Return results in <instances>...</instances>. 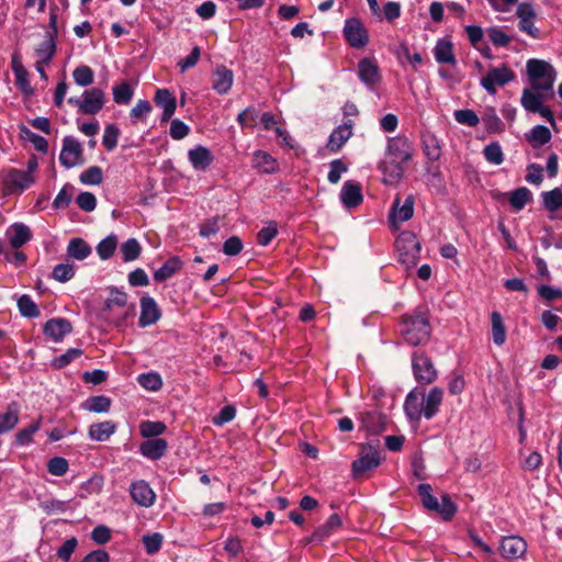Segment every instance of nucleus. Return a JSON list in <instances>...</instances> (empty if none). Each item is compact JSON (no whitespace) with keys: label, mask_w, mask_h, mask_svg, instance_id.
Listing matches in <instances>:
<instances>
[{"label":"nucleus","mask_w":562,"mask_h":562,"mask_svg":"<svg viewBox=\"0 0 562 562\" xmlns=\"http://www.w3.org/2000/svg\"><path fill=\"white\" fill-rule=\"evenodd\" d=\"M71 330V323L66 318H52L44 326V333L54 341H60Z\"/></svg>","instance_id":"23"},{"label":"nucleus","mask_w":562,"mask_h":562,"mask_svg":"<svg viewBox=\"0 0 562 562\" xmlns=\"http://www.w3.org/2000/svg\"><path fill=\"white\" fill-rule=\"evenodd\" d=\"M68 102L77 105L83 114H97L103 108L104 92L99 88H92L83 92L81 100L70 98Z\"/></svg>","instance_id":"7"},{"label":"nucleus","mask_w":562,"mask_h":562,"mask_svg":"<svg viewBox=\"0 0 562 562\" xmlns=\"http://www.w3.org/2000/svg\"><path fill=\"white\" fill-rule=\"evenodd\" d=\"M135 306H127V294L116 288L109 289V296L104 303L102 314L112 323L120 325L134 314Z\"/></svg>","instance_id":"3"},{"label":"nucleus","mask_w":562,"mask_h":562,"mask_svg":"<svg viewBox=\"0 0 562 562\" xmlns=\"http://www.w3.org/2000/svg\"><path fill=\"white\" fill-rule=\"evenodd\" d=\"M362 423L370 432L379 434L385 429L386 417L379 412H370L363 415Z\"/></svg>","instance_id":"35"},{"label":"nucleus","mask_w":562,"mask_h":562,"mask_svg":"<svg viewBox=\"0 0 562 562\" xmlns=\"http://www.w3.org/2000/svg\"><path fill=\"white\" fill-rule=\"evenodd\" d=\"M530 196L531 193L527 188H518L510 193L509 203L515 210L519 211L524 209Z\"/></svg>","instance_id":"52"},{"label":"nucleus","mask_w":562,"mask_h":562,"mask_svg":"<svg viewBox=\"0 0 562 562\" xmlns=\"http://www.w3.org/2000/svg\"><path fill=\"white\" fill-rule=\"evenodd\" d=\"M11 229H12V233H11L9 239H10L11 246L14 249L20 248L21 246H23L25 243H27L30 240L31 231L26 225H24L22 223H16V224L12 225Z\"/></svg>","instance_id":"36"},{"label":"nucleus","mask_w":562,"mask_h":562,"mask_svg":"<svg viewBox=\"0 0 562 562\" xmlns=\"http://www.w3.org/2000/svg\"><path fill=\"white\" fill-rule=\"evenodd\" d=\"M425 394L422 391L414 390L406 396L404 411L411 420L418 422L424 415Z\"/></svg>","instance_id":"18"},{"label":"nucleus","mask_w":562,"mask_h":562,"mask_svg":"<svg viewBox=\"0 0 562 562\" xmlns=\"http://www.w3.org/2000/svg\"><path fill=\"white\" fill-rule=\"evenodd\" d=\"M483 154L485 159L493 165H501L504 161V154L498 143L485 146Z\"/></svg>","instance_id":"53"},{"label":"nucleus","mask_w":562,"mask_h":562,"mask_svg":"<svg viewBox=\"0 0 562 562\" xmlns=\"http://www.w3.org/2000/svg\"><path fill=\"white\" fill-rule=\"evenodd\" d=\"M115 430L116 425L111 420L97 423L90 426L89 437L95 441H105L115 432Z\"/></svg>","instance_id":"29"},{"label":"nucleus","mask_w":562,"mask_h":562,"mask_svg":"<svg viewBox=\"0 0 562 562\" xmlns=\"http://www.w3.org/2000/svg\"><path fill=\"white\" fill-rule=\"evenodd\" d=\"M143 543L148 554H155L160 550L162 536L158 532L143 536Z\"/></svg>","instance_id":"61"},{"label":"nucleus","mask_w":562,"mask_h":562,"mask_svg":"<svg viewBox=\"0 0 562 562\" xmlns=\"http://www.w3.org/2000/svg\"><path fill=\"white\" fill-rule=\"evenodd\" d=\"M74 80L78 86L87 87L93 82V71L89 66L82 65L77 67L74 72Z\"/></svg>","instance_id":"50"},{"label":"nucleus","mask_w":562,"mask_h":562,"mask_svg":"<svg viewBox=\"0 0 562 562\" xmlns=\"http://www.w3.org/2000/svg\"><path fill=\"white\" fill-rule=\"evenodd\" d=\"M551 139V132L544 125H536L530 134L527 135V140L531 144L532 147H540Z\"/></svg>","instance_id":"40"},{"label":"nucleus","mask_w":562,"mask_h":562,"mask_svg":"<svg viewBox=\"0 0 562 562\" xmlns=\"http://www.w3.org/2000/svg\"><path fill=\"white\" fill-rule=\"evenodd\" d=\"M341 526V518L337 514H333L328 520L321 526L312 536V541H323L329 533Z\"/></svg>","instance_id":"39"},{"label":"nucleus","mask_w":562,"mask_h":562,"mask_svg":"<svg viewBox=\"0 0 562 562\" xmlns=\"http://www.w3.org/2000/svg\"><path fill=\"white\" fill-rule=\"evenodd\" d=\"M53 278L59 282H67L75 276L74 266L70 263H59L53 270Z\"/></svg>","instance_id":"58"},{"label":"nucleus","mask_w":562,"mask_h":562,"mask_svg":"<svg viewBox=\"0 0 562 562\" xmlns=\"http://www.w3.org/2000/svg\"><path fill=\"white\" fill-rule=\"evenodd\" d=\"M344 35L347 43L355 48H362L369 42V36L363 24L356 18L346 20Z\"/></svg>","instance_id":"9"},{"label":"nucleus","mask_w":562,"mask_h":562,"mask_svg":"<svg viewBox=\"0 0 562 562\" xmlns=\"http://www.w3.org/2000/svg\"><path fill=\"white\" fill-rule=\"evenodd\" d=\"M120 135L119 128L114 124H110L105 127L102 144L108 150H113L117 145V138Z\"/></svg>","instance_id":"57"},{"label":"nucleus","mask_w":562,"mask_h":562,"mask_svg":"<svg viewBox=\"0 0 562 562\" xmlns=\"http://www.w3.org/2000/svg\"><path fill=\"white\" fill-rule=\"evenodd\" d=\"M255 167L262 170L265 173H273L278 170L277 160L266 151L258 150L254 155Z\"/></svg>","instance_id":"38"},{"label":"nucleus","mask_w":562,"mask_h":562,"mask_svg":"<svg viewBox=\"0 0 562 562\" xmlns=\"http://www.w3.org/2000/svg\"><path fill=\"white\" fill-rule=\"evenodd\" d=\"M182 267V261L179 257L175 256L168 259L161 268L155 271L154 279L157 282L166 281L178 272Z\"/></svg>","instance_id":"33"},{"label":"nucleus","mask_w":562,"mask_h":562,"mask_svg":"<svg viewBox=\"0 0 562 562\" xmlns=\"http://www.w3.org/2000/svg\"><path fill=\"white\" fill-rule=\"evenodd\" d=\"M380 441L376 440L374 445L369 443L362 446L361 456L352 462V473L355 477L361 476L364 472L372 470L380 465Z\"/></svg>","instance_id":"6"},{"label":"nucleus","mask_w":562,"mask_h":562,"mask_svg":"<svg viewBox=\"0 0 562 562\" xmlns=\"http://www.w3.org/2000/svg\"><path fill=\"white\" fill-rule=\"evenodd\" d=\"M80 181L85 184H100L102 182V170L100 167L92 166L80 175Z\"/></svg>","instance_id":"59"},{"label":"nucleus","mask_w":562,"mask_h":562,"mask_svg":"<svg viewBox=\"0 0 562 562\" xmlns=\"http://www.w3.org/2000/svg\"><path fill=\"white\" fill-rule=\"evenodd\" d=\"M379 168L383 173V182L387 184L397 183L405 172L404 162H393L387 158H384Z\"/></svg>","instance_id":"25"},{"label":"nucleus","mask_w":562,"mask_h":562,"mask_svg":"<svg viewBox=\"0 0 562 562\" xmlns=\"http://www.w3.org/2000/svg\"><path fill=\"white\" fill-rule=\"evenodd\" d=\"M385 158L393 162H406L412 158L411 144L405 138L396 137L389 142Z\"/></svg>","instance_id":"14"},{"label":"nucleus","mask_w":562,"mask_h":562,"mask_svg":"<svg viewBox=\"0 0 562 562\" xmlns=\"http://www.w3.org/2000/svg\"><path fill=\"white\" fill-rule=\"evenodd\" d=\"M398 260L408 269L415 267L420 254V244L411 232L402 233L395 241Z\"/></svg>","instance_id":"5"},{"label":"nucleus","mask_w":562,"mask_h":562,"mask_svg":"<svg viewBox=\"0 0 562 562\" xmlns=\"http://www.w3.org/2000/svg\"><path fill=\"white\" fill-rule=\"evenodd\" d=\"M113 99L117 104H127L133 97V89L127 82H121L113 87Z\"/></svg>","instance_id":"45"},{"label":"nucleus","mask_w":562,"mask_h":562,"mask_svg":"<svg viewBox=\"0 0 562 562\" xmlns=\"http://www.w3.org/2000/svg\"><path fill=\"white\" fill-rule=\"evenodd\" d=\"M160 318V311L156 301L150 296L140 299L139 326L146 327L155 324Z\"/></svg>","instance_id":"20"},{"label":"nucleus","mask_w":562,"mask_h":562,"mask_svg":"<svg viewBox=\"0 0 562 562\" xmlns=\"http://www.w3.org/2000/svg\"><path fill=\"white\" fill-rule=\"evenodd\" d=\"M91 247L82 238H72L67 247V255L76 260H83L91 254Z\"/></svg>","instance_id":"34"},{"label":"nucleus","mask_w":562,"mask_h":562,"mask_svg":"<svg viewBox=\"0 0 562 562\" xmlns=\"http://www.w3.org/2000/svg\"><path fill=\"white\" fill-rule=\"evenodd\" d=\"M154 100L157 106H160L164 110L161 121H169L177 108L176 98L168 89H158Z\"/></svg>","instance_id":"24"},{"label":"nucleus","mask_w":562,"mask_h":562,"mask_svg":"<svg viewBox=\"0 0 562 562\" xmlns=\"http://www.w3.org/2000/svg\"><path fill=\"white\" fill-rule=\"evenodd\" d=\"M526 68L530 86L533 90H542L547 93L554 92L553 83L557 72L549 63L542 59H529Z\"/></svg>","instance_id":"2"},{"label":"nucleus","mask_w":562,"mask_h":562,"mask_svg":"<svg viewBox=\"0 0 562 562\" xmlns=\"http://www.w3.org/2000/svg\"><path fill=\"white\" fill-rule=\"evenodd\" d=\"M400 198L397 196L394 200L391 213H390V221L393 225H395V222H406L409 218H412L414 213V196L408 195L404 203L400 205Z\"/></svg>","instance_id":"22"},{"label":"nucleus","mask_w":562,"mask_h":562,"mask_svg":"<svg viewBox=\"0 0 562 562\" xmlns=\"http://www.w3.org/2000/svg\"><path fill=\"white\" fill-rule=\"evenodd\" d=\"M541 198L543 206L548 212L554 213L562 209V190L560 188L542 192Z\"/></svg>","instance_id":"37"},{"label":"nucleus","mask_w":562,"mask_h":562,"mask_svg":"<svg viewBox=\"0 0 562 562\" xmlns=\"http://www.w3.org/2000/svg\"><path fill=\"white\" fill-rule=\"evenodd\" d=\"M111 400L106 396H92L87 401L86 407L94 413H106L110 409Z\"/></svg>","instance_id":"54"},{"label":"nucleus","mask_w":562,"mask_h":562,"mask_svg":"<svg viewBox=\"0 0 562 562\" xmlns=\"http://www.w3.org/2000/svg\"><path fill=\"white\" fill-rule=\"evenodd\" d=\"M34 182V178L23 170L12 169L4 178V193L21 192Z\"/></svg>","instance_id":"12"},{"label":"nucleus","mask_w":562,"mask_h":562,"mask_svg":"<svg viewBox=\"0 0 562 562\" xmlns=\"http://www.w3.org/2000/svg\"><path fill=\"white\" fill-rule=\"evenodd\" d=\"M167 450V441L162 438L149 439L140 445V452L151 460L160 459Z\"/></svg>","instance_id":"28"},{"label":"nucleus","mask_w":562,"mask_h":562,"mask_svg":"<svg viewBox=\"0 0 562 562\" xmlns=\"http://www.w3.org/2000/svg\"><path fill=\"white\" fill-rule=\"evenodd\" d=\"M19 423V407L16 403L8 405L4 414L0 415V435L12 430Z\"/></svg>","instance_id":"32"},{"label":"nucleus","mask_w":562,"mask_h":562,"mask_svg":"<svg viewBox=\"0 0 562 562\" xmlns=\"http://www.w3.org/2000/svg\"><path fill=\"white\" fill-rule=\"evenodd\" d=\"M443 392L439 387H434L430 390L427 396H425L424 401V416L427 419H430L438 412V408L442 402Z\"/></svg>","instance_id":"31"},{"label":"nucleus","mask_w":562,"mask_h":562,"mask_svg":"<svg viewBox=\"0 0 562 562\" xmlns=\"http://www.w3.org/2000/svg\"><path fill=\"white\" fill-rule=\"evenodd\" d=\"M454 119L458 123L468 126H476L480 122L479 116L472 110H457Z\"/></svg>","instance_id":"62"},{"label":"nucleus","mask_w":562,"mask_h":562,"mask_svg":"<svg viewBox=\"0 0 562 562\" xmlns=\"http://www.w3.org/2000/svg\"><path fill=\"white\" fill-rule=\"evenodd\" d=\"M417 492L420 496L423 506L428 510L439 514L443 520H450L457 513V506L451 501V497L448 494H442L441 501L439 502L431 494L432 488L429 484H419L417 486Z\"/></svg>","instance_id":"4"},{"label":"nucleus","mask_w":562,"mask_h":562,"mask_svg":"<svg viewBox=\"0 0 562 562\" xmlns=\"http://www.w3.org/2000/svg\"><path fill=\"white\" fill-rule=\"evenodd\" d=\"M487 35L490 41L495 46H507L512 42V37L508 36L502 29L499 27H490L487 30Z\"/></svg>","instance_id":"60"},{"label":"nucleus","mask_w":562,"mask_h":562,"mask_svg":"<svg viewBox=\"0 0 562 562\" xmlns=\"http://www.w3.org/2000/svg\"><path fill=\"white\" fill-rule=\"evenodd\" d=\"M117 238L115 235H110L102 239L97 246V252L102 260L111 258L116 249Z\"/></svg>","instance_id":"44"},{"label":"nucleus","mask_w":562,"mask_h":562,"mask_svg":"<svg viewBox=\"0 0 562 562\" xmlns=\"http://www.w3.org/2000/svg\"><path fill=\"white\" fill-rule=\"evenodd\" d=\"M347 165L340 159H335L330 162V170L328 172V181L330 183H338L341 175L347 171Z\"/></svg>","instance_id":"64"},{"label":"nucleus","mask_w":562,"mask_h":562,"mask_svg":"<svg viewBox=\"0 0 562 562\" xmlns=\"http://www.w3.org/2000/svg\"><path fill=\"white\" fill-rule=\"evenodd\" d=\"M20 133H21V137L25 140H29L30 143H32V145L35 147L36 150H38L42 154L47 153L48 143L44 137L33 133L25 125L20 126Z\"/></svg>","instance_id":"43"},{"label":"nucleus","mask_w":562,"mask_h":562,"mask_svg":"<svg viewBox=\"0 0 562 562\" xmlns=\"http://www.w3.org/2000/svg\"><path fill=\"white\" fill-rule=\"evenodd\" d=\"M130 493L133 501L139 506L149 507L156 499V494L145 481L133 483L131 485Z\"/></svg>","instance_id":"19"},{"label":"nucleus","mask_w":562,"mask_h":562,"mask_svg":"<svg viewBox=\"0 0 562 562\" xmlns=\"http://www.w3.org/2000/svg\"><path fill=\"white\" fill-rule=\"evenodd\" d=\"M340 200L345 207H357L363 200L361 186L353 181H346L340 192Z\"/></svg>","instance_id":"21"},{"label":"nucleus","mask_w":562,"mask_h":562,"mask_svg":"<svg viewBox=\"0 0 562 562\" xmlns=\"http://www.w3.org/2000/svg\"><path fill=\"white\" fill-rule=\"evenodd\" d=\"M358 75L360 80L372 88L381 81V74L378 64L370 58H362L358 64Z\"/></svg>","instance_id":"15"},{"label":"nucleus","mask_w":562,"mask_h":562,"mask_svg":"<svg viewBox=\"0 0 562 562\" xmlns=\"http://www.w3.org/2000/svg\"><path fill=\"white\" fill-rule=\"evenodd\" d=\"M434 55L439 64L456 65L457 60L453 54V45L446 40H439L435 46Z\"/></svg>","instance_id":"30"},{"label":"nucleus","mask_w":562,"mask_h":562,"mask_svg":"<svg viewBox=\"0 0 562 562\" xmlns=\"http://www.w3.org/2000/svg\"><path fill=\"white\" fill-rule=\"evenodd\" d=\"M515 79L514 71L506 67L492 68L487 75L481 78L482 87L491 94L496 93V86H504Z\"/></svg>","instance_id":"8"},{"label":"nucleus","mask_w":562,"mask_h":562,"mask_svg":"<svg viewBox=\"0 0 562 562\" xmlns=\"http://www.w3.org/2000/svg\"><path fill=\"white\" fill-rule=\"evenodd\" d=\"M401 333L406 342L418 346L429 340L431 326L425 311H416L413 315L406 316L402 323Z\"/></svg>","instance_id":"1"},{"label":"nucleus","mask_w":562,"mask_h":562,"mask_svg":"<svg viewBox=\"0 0 562 562\" xmlns=\"http://www.w3.org/2000/svg\"><path fill=\"white\" fill-rule=\"evenodd\" d=\"M188 157L195 170H205L213 161L212 153L204 146L190 149Z\"/></svg>","instance_id":"26"},{"label":"nucleus","mask_w":562,"mask_h":562,"mask_svg":"<svg viewBox=\"0 0 562 562\" xmlns=\"http://www.w3.org/2000/svg\"><path fill=\"white\" fill-rule=\"evenodd\" d=\"M137 380L138 383L148 391H158L162 386V380L156 372L143 373Z\"/></svg>","instance_id":"51"},{"label":"nucleus","mask_w":562,"mask_h":562,"mask_svg":"<svg viewBox=\"0 0 562 562\" xmlns=\"http://www.w3.org/2000/svg\"><path fill=\"white\" fill-rule=\"evenodd\" d=\"M234 74L223 65L216 66L212 72V88L220 94H226L233 85Z\"/></svg>","instance_id":"16"},{"label":"nucleus","mask_w":562,"mask_h":562,"mask_svg":"<svg viewBox=\"0 0 562 562\" xmlns=\"http://www.w3.org/2000/svg\"><path fill=\"white\" fill-rule=\"evenodd\" d=\"M82 154L80 143L71 136H66L63 140V149L59 155V161L66 168L75 167L79 164Z\"/></svg>","instance_id":"13"},{"label":"nucleus","mask_w":562,"mask_h":562,"mask_svg":"<svg viewBox=\"0 0 562 562\" xmlns=\"http://www.w3.org/2000/svg\"><path fill=\"white\" fill-rule=\"evenodd\" d=\"M413 370L416 380L422 384H429L437 376L432 362L424 355L413 356Z\"/></svg>","instance_id":"11"},{"label":"nucleus","mask_w":562,"mask_h":562,"mask_svg":"<svg viewBox=\"0 0 562 562\" xmlns=\"http://www.w3.org/2000/svg\"><path fill=\"white\" fill-rule=\"evenodd\" d=\"M68 461L63 457H54L47 463V470L52 475L61 476L68 471Z\"/></svg>","instance_id":"55"},{"label":"nucleus","mask_w":562,"mask_h":562,"mask_svg":"<svg viewBox=\"0 0 562 562\" xmlns=\"http://www.w3.org/2000/svg\"><path fill=\"white\" fill-rule=\"evenodd\" d=\"M498 550L503 558L516 560L526 553L527 542L518 536H506L501 539Z\"/></svg>","instance_id":"10"},{"label":"nucleus","mask_w":562,"mask_h":562,"mask_svg":"<svg viewBox=\"0 0 562 562\" xmlns=\"http://www.w3.org/2000/svg\"><path fill=\"white\" fill-rule=\"evenodd\" d=\"M41 419L33 422L29 427L19 430L15 435V443L25 446L32 442L33 435L40 429Z\"/></svg>","instance_id":"49"},{"label":"nucleus","mask_w":562,"mask_h":562,"mask_svg":"<svg viewBox=\"0 0 562 562\" xmlns=\"http://www.w3.org/2000/svg\"><path fill=\"white\" fill-rule=\"evenodd\" d=\"M553 95L554 92L547 93L542 90H533V88L530 87L524 89L520 102L526 111L536 113V111L539 110L543 102Z\"/></svg>","instance_id":"17"},{"label":"nucleus","mask_w":562,"mask_h":562,"mask_svg":"<svg viewBox=\"0 0 562 562\" xmlns=\"http://www.w3.org/2000/svg\"><path fill=\"white\" fill-rule=\"evenodd\" d=\"M351 121H349L348 123H345L334 130L327 143V147L330 151L339 150L342 145L351 137Z\"/></svg>","instance_id":"27"},{"label":"nucleus","mask_w":562,"mask_h":562,"mask_svg":"<svg viewBox=\"0 0 562 562\" xmlns=\"http://www.w3.org/2000/svg\"><path fill=\"white\" fill-rule=\"evenodd\" d=\"M278 228L276 223H270L268 226L261 228L257 234V241L261 246H267L277 236Z\"/></svg>","instance_id":"63"},{"label":"nucleus","mask_w":562,"mask_h":562,"mask_svg":"<svg viewBox=\"0 0 562 562\" xmlns=\"http://www.w3.org/2000/svg\"><path fill=\"white\" fill-rule=\"evenodd\" d=\"M491 323L493 341L495 345L502 346L506 339V329L503 323L502 315L498 312H493L491 314Z\"/></svg>","instance_id":"42"},{"label":"nucleus","mask_w":562,"mask_h":562,"mask_svg":"<svg viewBox=\"0 0 562 562\" xmlns=\"http://www.w3.org/2000/svg\"><path fill=\"white\" fill-rule=\"evenodd\" d=\"M74 187L71 184H65L63 189L56 195L53 206L55 209H65L71 202Z\"/></svg>","instance_id":"56"},{"label":"nucleus","mask_w":562,"mask_h":562,"mask_svg":"<svg viewBox=\"0 0 562 562\" xmlns=\"http://www.w3.org/2000/svg\"><path fill=\"white\" fill-rule=\"evenodd\" d=\"M142 247L137 239L130 238L121 246V252L125 262L137 259L140 255Z\"/></svg>","instance_id":"46"},{"label":"nucleus","mask_w":562,"mask_h":562,"mask_svg":"<svg viewBox=\"0 0 562 562\" xmlns=\"http://www.w3.org/2000/svg\"><path fill=\"white\" fill-rule=\"evenodd\" d=\"M18 307L20 313L24 317L33 318L40 315V310L37 305L32 301V299L24 294L18 301Z\"/></svg>","instance_id":"47"},{"label":"nucleus","mask_w":562,"mask_h":562,"mask_svg":"<svg viewBox=\"0 0 562 562\" xmlns=\"http://www.w3.org/2000/svg\"><path fill=\"white\" fill-rule=\"evenodd\" d=\"M166 425L162 422L146 420L139 425L140 435L145 438L157 437L164 434Z\"/></svg>","instance_id":"48"},{"label":"nucleus","mask_w":562,"mask_h":562,"mask_svg":"<svg viewBox=\"0 0 562 562\" xmlns=\"http://www.w3.org/2000/svg\"><path fill=\"white\" fill-rule=\"evenodd\" d=\"M38 61L49 64L56 53L55 38L52 36H45V40L35 49Z\"/></svg>","instance_id":"41"}]
</instances>
